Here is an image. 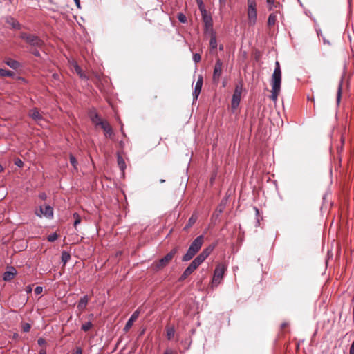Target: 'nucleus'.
<instances>
[{
	"label": "nucleus",
	"instance_id": "f257e3e1",
	"mask_svg": "<svg viewBox=\"0 0 354 354\" xmlns=\"http://www.w3.org/2000/svg\"><path fill=\"white\" fill-rule=\"evenodd\" d=\"M281 70L279 61L275 62V67L271 77L272 91L270 99L277 101L281 91Z\"/></svg>",
	"mask_w": 354,
	"mask_h": 354
},
{
	"label": "nucleus",
	"instance_id": "f03ea898",
	"mask_svg": "<svg viewBox=\"0 0 354 354\" xmlns=\"http://www.w3.org/2000/svg\"><path fill=\"white\" fill-rule=\"evenodd\" d=\"M204 242V236L200 235L197 236L189 245L187 252L183 255L182 258L183 261H188L191 260L196 253L200 250L203 243Z\"/></svg>",
	"mask_w": 354,
	"mask_h": 354
},
{
	"label": "nucleus",
	"instance_id": "7ed1b4c3",
	"mask_svg": "<svg viewBox=\"0 0 354 354\" xmlns=\"http://www.w3.org/2000/svg\"><path fill=\"white\" fill-rule=\"evenodd\" d=\"M227 270V266L224 263H218L214 272L213 279L212 281V283L213 286H218L224 275L225 270Z\"/></svg>",
	"mask_w": 354,
	"mask_h": 354
},
{
	"label": "nucleus",
	"instance_id": "20e7f679",
	"mask_svg": "<svg viewBox=\"0 0 354 354\" xmlns=\"http://www.w3.org/2000/svg\"><path fill=\"white\" fill-rule=\"evenodd\" d=\"M20 37L32 46L41 48L44 45V41L36 35L23 32Z\"/></svg>",
	"mask_w": 354,
	"mask_h": 354
},
{
	"label": "nucleus",
	"instance_id": "39448f33",
	"mask_svg": "<svg viewBox=\"0 0 354 354\" xmlns=\"http://www.w3.org/2000/svg\"><path fill=\"white\" fill-rule=\"evenodd\" d=\"M242 90L243 86L241 84L236 86L231 102V106L234 110L236 109L240 104Z\"/></svg>",
	"mask_w": 354,
	"mask_h": 354
},
{
	"label": "nucleus",
	"instance_id": "423d86ee",
	"mask_svg": "<svg viewBox=\"0 0 354 354\" xmlns=\"http://www.w3.org/2000/svg\"><path fill=\"white\" fill-rule=\"evenodd\" d=\"M177 252V248L172 249L169 253H167L164 257L160 259L156 263V268L158 270H160L165 268L169 261L173 259L174 255Z\"/></svg>",
	"mask_w": 354,
	"mask_h": 354
},
{
	"label": "nucleus",
	"instance_id": "0eeeda50",
	"mask_svg": "<svg viewBox=\"0 0 354 354\" xmlns=\"http://www.w3.org/2000/svg\"><path fill=\"white\" fill-rule=\"evenodd\" d=\"M198 4H199L201 11L202 12L203 21L204 22L205 28L207 30L212 29V26H213L212 17L210 15H207V11L204 8H201V6L203 5V2L201 0H200V1L198 2Z\"/></svg>",
	"mask_w": 354,
	"mask_h": 354
},
{
	"label": "nucleus",
	"instance_id": "6e6552de",
	"mask_svg": "<svg viewBox=\"0 0 354 354\" xmlns=\"http://www.w3.org/2000/svg\"><path fill=\"white\" fill-rule=\"evenodd\" d=\"M223 69V62L220 59H217L214 65L213 77V82L218 83L221 79Z\"/></svg>",
	"mask_w": 354,
	"mask_h": 354
},
{
	"label": "nucleus",
	"instance_id": "1a4fd4ad",
	"mask_svg": "<svg viewBox=\"0 0 354 354\" xmlns=\"http://www.w3.org/2000/svg\"><path fill=\"white\" fill-rule=\"evenodd\" d=\"M214 248V245H209L208 247L205 248L202 252L194 259V260L201 265L212 252Z\"/></svg>",
	"mask_w": 354,
	"mask_h": 354
},
{
	"label": "nucleus",
	"instance_id": "9d476101",
	"mask_svg": "<svg viewBox=\"0 0 354 354\" xmlns=\"http://www.w3.org/2000/svg\"><path fill=\"white\" fill-rule=\"evenodd\" d=\"M199 266L200 264L197 263L196 260L194 259L180 276L179 279L180 281H184L188 276L192 274L193 272L195 270H196Z\"/></svg>",
	"mask_w": 354,
	"mask_h": 354
},
{
	"label": "nucleus",
	"instance_id": "9b49d317",
	"mask_svg": "<svg viewBox=\"0 0 354 354\" xmlns=\"http://www.w3.org/2000/svg\"><path fill=\"white\" fill-rule=\"evenodd\" d=\"M17 270L13 266L7 267L6 271L3 274V280L10 281L17 275Z\"/></svg>",
	"mask_w": 354,
	"mask_h": 354
},
{
	"label": "nucleus",
	"instance_id": "f8f14e48",
	"mask_svg": "<svg viewBox=\"0 0 354 354\" xmlns=\"http://www.w3.org/2000/svg\"><path fill=\"white\" fill-rule=\"evenodd\" d=\"M140 315V310L137 309L136 311L133 313L131 315L130 318L127 322L124 328V330L127 332L133 326V322L138 318Z\"/></svg>",
	"mask_w": 354,
	"mask_h": 354
},
{
	"label": "nucleus",
	"instance_id": "ddd939ff",
	"mask_svg": "<svg viewBox=\"0 0 354 354\" xmlns=\"http://www.w3.org/2000/svg\"><path fill=\"white\" fill-rule=\"evenodd\" d=\"M202 86H203V77L201 75H200L198 77V79L196 84H195L194 90L193 91L194 102L197 100V99L200 95V93L201 91Z\"/></svg>",
	"mask_w": 354,
	"mask_h": 354
},
{
	"label": "nucleus",
	"instance_id": "4468645a",
	"mask_svg": "<svg viewBox=\"0 0 354 354\" xmlns=\"http://www.w3.org/2000/svg\"><path fill=\"white\" fill-rule=\"evenodd\" d=\"M100 127L104 130L106 137L111 138L113 136V131L109 122L104 121Z\"/></svg>",
	"mask_w": 354,
	"mask_h": 354
},
{
	"label": "nucleus",
	"instance_id": "2eb2a0df",
	"mask_svg": "<svg viewBox=\"0 0 354 354\" xmlns=\"http://www.w3.org/2000/svg\"><path fill=\"white\" fill-rule=\"evenodd\" d=\"M248 24L254 26L257 22V9H248Z\"/></svg>",
	"mask_w": 354,
	"mask_h": 354
},
{
	"label": "nucleus",
	"instance_id": "dca6fc26",
	"mask_svg": "<svg viewBox=\"0 0 354 354\" xmlns=\"http://www.w3.org/2000/svg\"><path fill=\"white\" fill-rule=\"evenodd\" d=\"M89 118L92 122L95 124L96 126L101 125V124L104 122L101 120L99 115L95 111H91L89 112Z\"/></svg>",
	"mask_w": 354,
	"mask_h": 354
},
{
	"label": "nucleus",
	"instance_id": "f3484780",
	"mask_svg": "<svg viewBox=\"0 0 354 354\" xmlns=\"http://www.w3.org/2000/svg\"><path fill=\"white\" fill-rule=\"evenodd\" d=\"M40 212L41 214L47 218H52L53 216V209L50 205H46L45 207H40Z\"/></svg>",
	"mask_w": 354,
	"mask_h": 354
},
{
	"label": "nucleus",
	"instance_id": "a211bd4d",
	"mask_svg": "<svg viewBox=\"0 0 354 354\" xmlns=\"http://www.w3.org/2000/svg\"><path fill=\"white\" fill-rule=\"evenodd\" d=\"M29 115L37 123L43 120L42 115L39 113L37 109H33L30 111Z\"/></svg>",
	"mask_w": 354,
	"mask_h": 354
},
{
	"label": "nucleus",
	"instance_id": "6ab92c4d",
	"mask_svg": "<svg viewBox=\"0 0 354 354\" xmlns=\"http://www.w3.org/2000/svg\"><path fill=\"white\" fill-rule=\"evenodd\" d=\"M198 219V215L196 213H194L191 217L189 218L187 223L184 227V230H187L189 228H190L197 221Z\"/></svg>",
	"mask_w": 354,
	"mask_h": 354
},
{
	"label": "nucleus",
	"instance_id": "aec40b11",
	"mask_svg": "<svg viewBox=\"0 0 354 354\" xmlns=\"http://www.w3.org/2000/svg\"><path fill=\"white\" fill-rule=\"evenodd\" d=\"M266 3L269 10H273L274 9L279 8L281 7L280 3L276 1V0H267Z\"/></svg>",
	"mask_w": 354,
	"mask_h": 354
},
{
	"label": "nucleus",
	"instance_id": "412c9836",
	"mask_svg": "<svg viewBox=\"0 0 354 354\" xmlns=\"http://www.w3.org/2000/svg\"><path fill=\"white\" fill-rule=\"evenodd\" d=\"M88 296L87 295H84L83 296L80 300L78 302V304H77V308L81 310H83L84 309L86 308V305L88 304Z\"/></svg>",
	"mask_w": 354,
	"mask_h": 354
},
{
	"label": "nucleus",
	"instance_id": "4be33fe9",
	"mask_svg": "<svg viewBox=\"0 0 354 354\" xmlns=\"http://www.w3.org/2000/svg\"><path fill=\"white\" fill-rule=\"evenodd\" d=\"M6 64L13 69H17L20 66L19 62L14 60L11 58H8L6 60Z\"/></svg>",
	"mask_w": 354,
	"mask_h": 354
},
{
	"label": "nucleus",
	"instance_id": "5701e85b",
	"mask_svg": "<svg viewBox=\"0 0 354 354\" xmlns=\"http://www.w3.org/2000/svg\"><path fill=\"white\" fill-rule=\"evenodd\" d=\"M74 70L76 72V73L81 77L82 79H86V76L82 72L81 68L78 66V64L75 62L73 64Z\"/></svg>",
	"mask_w": 354,
	"mask_h": 354
},
{
	"label": "nucleus",
	"instance_id": "b1692460",
	"mask_svg": "<svg viewBox=\"0 0 354 354\" xmlns=\"http://www.w3.org/2000/svg\"><path fill=\"white\" fill-rule=\"evenodd\" d=\"M276 21H277V14L274 12L271 13L269 15L268 19V25L269 26H274L276 23Z\"/></svg>",
	"mask_w": 354,
	"mask_h": 354
},
{
	"label": "nucleus",
	"instance_id": "393cba45",
	"mask_svg": "<svg viewBox=\"0 0 354 354\" xmlns=\"http://www.w3.org/2000/svg\"><path fill=\"white\" fill-rule=\"evenodd\" d=\"M167 337L169 340H171L175 335V328L173 326L167 327Z\"/></svg>",
	"mask_w": 354,
	"mask_h": 354
},
{
	"label": "nucleus",
	"instance_id": "a878e982",
	"mask_svg": "<svg viewBox=\"0 0 354 354\" xmlns=\"http://www.w3.org/2000/svg\"><path fill=\"white\" fill-rule=\"evenodd\" d=\"M62 262L65 265L71 259V254L66 251L62 252Z\"/></svg>",
	"mask_w": 354,
	"mask_h": 354
},
{
	"label": "nucleus",
	"instance_id": "bb28decb",
	"mask_svg": "<svg viewBox=\"0 0 354 354\" xmlns=\"http://www.w3.org/2000/svg\"><path fill=\"white\" fill-rule=\"evenodd\" d=\"M209 45L212 50L216 49L217 48V41L214 34L212 35Z\"/></svg>",
	"mask_w": 354,
	"mask_h": 354
},
{
	"label": "nucleus",
	"instance_id": "cd10ccee",
	"mask_svg": "<svg viewBox=\"0 0 354 354\" xmlns=\"http://www.w3.org/2000/svg\"><path fill=\"white\" fill-rule=\"evenodd\" d=\"M14 73L11 71L0 68V76L2 77H12L13 76Z\"/></svg>",
	"mask_w": 354,
	"mask_h": 354
},
{
	"label": "nucleus",
	"instance_id": "c85d7f7f",
	"mask_svg": "<svg viewBox=\"0 0 354 354\" xmlns=\"http://www.w3.org/2000/svg\"><path fill=\"white\" fill-rule=\"evenodd\" d=\"M342 83L343 80L342 79L340 80L338 86V90H337V104L339 103L342 96Z\"/></svg>",
	"mask_w": 354,
	"mask_h": 354
},
{
	"label": "nucleus",
	"instance_id": "c756f323",
	"mask_svg": "<svg viewBox=\"0 0 354 354\" xmlns=\"http://www.w3.org/2000/svg\"><path fill=\"white\" fill-rule=\"evenodd\" d=\"M118 164L120 169L123 171L126 167L125 162L122 156H118Z\"/></svg>",
	"mask_w": 354,
	"mask_h": 354
},
{
	"label": "nucleus",
	"instance_id": "7c9ffc66",
	"mask_svg": "<svg viewBox=\"0 0 354 354\" xmlns=\"http://www.w3.org/2000/svg\"><path fill=\"white\" fill-rule=\"evenodd\" d=\"M93 327V323L88 321L82 325V330L84 332L88 331Z\"/></svg>",
	"mask_w": 354,
	"mask_h": 354
},
{
	"label": "nucleus",
	"instance_id": "2f4dec72",
	"mask_svg": "<svg viewBox=\"0 0 354 354\" xmlns=\"http://www.w3.org/2000/svg\"><path fill=\"white\" fill-rule=\"evenodd\" d=\"M73 218L75 219L73 225H74V227H76L77 225L81 223V217L76 212L73 214Z\"/></svg>",
	"mask_w": 354,
	"mask_h": 354
},
{
	"label": "nucleus",
	"instance_id": "473e14b6",
	"mask_svg": "<svg viewBox=\"0 0 354 354\" xmlns=\"http://www.w3.org/2000/svg\"><path fill=\"white\" fill-rule=\"evenodd\" d=\"M248 9H256V0H247Z\"/></svg>",
	"mask_w": 354,
	"mask_h": 354
},
{
	"label": "nucleus",
	"instance_id": "72a5a7b5",
	"mask_svg": "<svg viewBox=\"0 0 354 354\" xmlns=\"http://www.w3.org/2000/svg\"><path fill=\"white\" fill-rule=\"evenodd\" d=\"M70 162L71 164L73 165V168L77 170V161L76 160V158H75V156H73V155H70Z\"/></svg>",
	"mask_w": 354,
	"mask_h": 354
},
{
	"label": "nucleus",
	"instance_id": "f704fd0d",
	"mask_svg": "<svg viewBox=\"0 0 354 354\" xmlns=\"http://www.w3.org/2000/svg\"><path fill=\"white\" fill-rule=\"evenodd\" d=\"M57 238H58V235L57 234V233L55 232V233H52V234H49L48 236L47 239L49 242H53V241H56L57 239Z\"/></svg>",
	"mask_w": 354,
	"mask_h": 354
},
{
	"label": "nucleus",
	"instance_id": "c9c22d12",
	"mask_svg": "<svg viewBox=\"0 0 354 354\" xmlns=\"http://www.w3.org/2000/svg\"><path fill=\"white\" fill-rule=\"evenodd\" d=\"M178 19L181 23L187 22V17L183 13L181 12L178 14Z\"/></svg>",
	"mask_w": 354,
	"mask_h": 354
},
{
	"label": "nucleus",
	"instance_id": "e433bc0d",
	"mask_svg": "<svg viewBox=\"0 0 354 354\" xmlns=\"http://www.w3.org/2000/svg\"><path fill=\"white\" fill-rule=\"evenodd\" d=\"M10 21H12V22H10V24L12 26L13 28H15V29H19V28L20 24H19V23L18 21H15L12 18L10 19Z\"/></svg>",
	"mask_w": 354,
	"mask_h": 354
},
{
	"label": "nucleus",
	"instance_id": "4c0bfd02",
	"mask_svg": "<svg viewBox=\"0 0 354 354\" xmlns=\"http://www.w3.org/2000/svg\"><path fill=\"white\" fill-rule=\"evenodd\" d=\"M201 59V55L198 54V53H195L194 55H193V60L195 63H198L200 62Z\"/></svg>",
	"mask_w": 354,
	"mask_h": 354
},
{
	"label": "nucleus",
	"instance_id": "58836bf2",
	"mask_svg": "<svg viewBox=\"0 0 354 354\" xmlns=\"http://www.w3.org/2000/svg\"><path fill=\"white\" fill-rule=\"evenodd\" d=\"M30 52L32 55H34L35 57H39L40 56V53L39 51L36 49V48H33V49H31L30 50Z\"/></svg>",
	"mask_w": 354,
	"mask_h": 354
},
{
	"label": "nucleus",
	"instance_id": "ea45409f",
	"mask_svg": "<svg viewBox=\"0 0 354 354\" xmlns=\"http://www.w3.org/2000/svg\"><path fill=\"white\" fill-rule=\"evenodd\" d=\"M43 291V288L41 286H37L35 288V293L36 295H39Z\"/></svg>",
	"mask_w": 354,
	"mask_h": 354
},
{
	"label": "nucleus",
	"instance_id": "a19ab883",
	"mask_svg": "<svg viewBox=\"0 0 354 354\" xmlns=\"http://www.w3.org/2000/svg\"><path fill=\"white\" fill-rule=\"evenodd\" d=\"M15 164L19 167H21L24 165V162L19 158L16 159L15 160Z\"/></svg>",
	"mask_w": 354,
	"mask_h": 354
},
{
	"label": "nucleus",
	"instance_id": "79ce46f5",
	"mask_svg": "<svg viewBox=\"0 0 354 354\" xmlns=\"http://www.w3.org/2000/svg\"><path fill=\"white\" fill-rule=\"evenodd\" d=\"M30 329V325L28 323L25 324L24 326H23V330L24 332H28Z\"/></svg>",
	"mask_w": 354,
	"mask_h": 354
},
{
	"label": "nucleus",
	"instance_id": "37998d69",
	"mask_svg": "<svg viewBox=\"0 0 354 354\" xmlns=\"http://www.w3.org/2000/svg\"><path fill=\"white\" fill-rule=\"evenodd\" d=\"M37 343L39 346H44L46 344V341L44 338H39V339L37 340Z\"/></svg>",
	"mask_w": 354,
	"mask_h": 354
},
{
	"label": "nucleus",
	"instance_id": "c03bdc74",
	"mask_svg": "<svg viewBox=\"0 0 354 354\" xmlns=\"http://www.w3.org/2000/svg\"><path fill=\"white\" fill-rule=\"evenodd\" d=\"M227 0H219L220 8H222L225 6Z\"/></svg>",
	"mask_w": 354,
	"mask_h": 354
},
{
	"label": "nucleus",
	"instance_id": "a18cd8bd",
	"mask_svg": "<svg viewBox=\"0 0 354 354\" xmlns=\"http://www.w3.org/2000/svg\"><path fill=\"white\" fill-rule=\"evenodd\" d=\"M349 354H354V339L350 347Z\"/></svg>",
	"mask_w": 354,
	"mask_h": 354
},
{
	"label": "nucleus",
	"instance_id": "49530a36",
	"mask_svg": "<svg viewBox=\"0 0 354 354\" xmlns=\"http://www.w3.org/2000/svg\"><path fill=\"white\" fill-rule=\"evenodd\" d=\"M39 197L42 200H46L47 198V196L44 192H43V193L39 194Z\"/></svg>",
	"mask_w": 354,
	"mask_h": 354
},
{
	"label": "nucleus",
	"instance_id": "de8ad7c7",
	"mask_svg": "<svg viewBox=\"0 0 354 354\" xmlns=\"http://www.w3.org/2000/svg\"><path fill=\"white\" fill-rule=\"evenodd\" d=\"M73 354H82V350L80 347L76 348L75 351L73 353Z\"/></svg>",
	"mask_w": 354,
	"mask_h": 354
},
{
	"label": "nucleus",
	"instance_id": "09e8293b",
	"mask_svg": "<svg viewBox=\"0 0 354 354\" xmlns=\"http://www.w3.org/2000/svg\"><path fill=\"white\" fill-rule=\"evenodd\" d=\"M343 142H344V140H343V139L342 138V145H343ZM342 149H343V145H341V147H339V148L337 149V151H338V152L339 153L340 151H342Z\"/></svg>",
	"mask_w": 354,
	"mask_h": 354
},
{
	"label": "nucleus",
	"instance_id": "8fccbe9b",
	"mask_svg": "<svg viewBox=\"0 0 354 354\" xmlns=\"http://www.w3.org/2000/svg\"><path fill=\"white\" fill-rule=\"evenodd\" d=\"M76 6L77 8H80V0H74Z\"/></svg>",
	"mask_w": 354,
	"mask_h": 354
},
{
	"label": "nucleus",
	"instance_id": "3c124183",
	"mask_svg": "<svg viewBox=\"0 0 354 354\" xmlns=\"http://www.w3.org/2000/svg\"><path fill=\"white\" fill-rule=\"evenodd\" d=\"M163 354H172L171 350H166Z\"/></svg>",
	"mask_w": 354,
	"mask_h": 354
},
{
	"label": "nucleus",
	"instance_id": "603ef678",
	"mask_svg": "<svg viewBox=\"0 0 354 354\" xmlns=\"http://www.w3.org/2000/svg\"><path fill=\"white\" fill-rule=\"evenodd\" d=\"M26 291H27V292H30L32 291L31 287L30 286H28L26 288Z\"/></svg>",
	"mask_w": 354,
	"mask_h": 354
},
{
	"label": "nucleus",
	"instance_id": "864d4df0",
	"mask_svg": "<svg viewBox=\"0 0 354 354\" xmlns=\"http://www.w3.org/2000/svg\"><path fill=\"white\" fill-rule=\"evenodd\" d=\"M88 318H89V319H93V317H94V315L91 313V314H89V315H88Z\"/></svg>",
	"mask_w": 354,
	"mask_h": 354
},
{
	"label": "nucleus",
	"instance_id": "5fc2aeb1",
	"mask_svg": "<svg viewBox=\"0 0 354 354\" xmlns=\"http://www.w3.org/2000/svg\"><path fill=\"white\" fill-rule=\"evenodd\" d=\"M39 354H46V352L44 350H41Z\"/></svg>",
	"mask_w": 354,
	"mask_h": 354
},
{
	"label": "nucleus",
	"instance_id": "6e6d98bb",
	"mask_svg": "<svg viewBox=\"0 0 354 354\" xmlns=\"http://www.w3.org/2000/svg\"><path fill=\"white\" fill-rule=\"evenodd\" d=\"M3 171V166L0 164V172H2Z\"/></svg>",
	"mask_w": 354,
	"mask_h": 354
},
{
	"label": "nucleus",
	"instance_id": "4d7b16f0",
	"mask_svg": "<svg viewBox=\"0 0 354 354\" xmlns=\"http://www.w3.org/2000/svg\"><path fill=\"white\" fill-rule=\"evenodd\" d=\"M219 49H220L221 50H223V46H222V45H221V46H219Z\"/></svg>",
	"mask_w": 354,
	"mask_h": 354
},
{
	"label": "nucleus",
	"instance_id": "13d9d810",
	"mask_svg": "<svg viewBox=\"0 0 354 354\" xmlns=\"http://www.w3.org/2000/svg\"><path fill=\"white\" fill-rule=\"evenodd\" d=\"M254 209H255V211H256V213H257V214H259V209H258L257 207H254Z\"/></svg>",
	"mask_w": 354,
	"mask_h": 354
}]
</instances>
